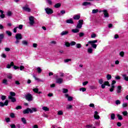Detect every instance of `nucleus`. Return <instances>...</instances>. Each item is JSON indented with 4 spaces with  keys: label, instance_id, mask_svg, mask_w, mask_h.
Segmentation results:
<instances>
[{
    "label": "nucleus",
    "instance_id": "f257e3e1",
    "mask_svg": "<svg viewBox=\"0 0 128 128\" xmlns=\"http://www.w3.org/2000/svg\"><path fill=\"white\" fill-rule=\"evenodd\" d=\"M98 83L101 85L102 88H106V86H110V82L108 81L104 82L102 79H100L98 80Z\"/></svg>",
    "mask_w": 128,
    "mask_h": 128
},
{
    "label": "nucleus",
    "instance_id": "f03ea898",
    "mask_svg": "<svg viewBox=\"0 0 128 128\" xmlns=\"http://www.w3.org/2000/svg\"><path fill=\"white\" fill-rule=\"evenodd\" d=\"M10 95L11 96H8V98H9V100H11V102H16V98L14 97H13L16 96V93H14V92H10Z\"/></svg>",
    "mask_w": 128,
    "mask_h": 128
},
{
    "label": "nucleus",
    "instance_id": "7ed1b4c3",
    "mask_svg": "<svg viewBox=\"0 0 128 128\" xmlns=\"http://www.w3.org/2000/svg\"><path fill=\"white\" fill-rule=\"evenodd\" d=\"M98 42V40H90L88 42V44H91L92 48H96V46H98L96 44Z\"/></svg>",
    "mask_w": 128,
    "mask_h": 128
},
{
    "label": "nucleus",
    "instance_id": "20e7f679",
    "mask_svg": "<svg viewBox=\"0 0 128 128\" xmlns=\"http://www.w3.org/2000/svg\"><path fill=\"white\" fill-rule=\"evenodd\" d=\"M26 100H28V102H32L33 99H32V94L28 93V94L26 96Z\"/></svg>",
    "mask_w": 128,
    "mask_h": 128
},
{
    "label": "nucleus",
    "instance_id": "39448f33",
    "mask_svg": "<svg viewBox=\"0 0 128 128\" xmlns=\"http://www.w3.org/2000/svg\"><path fill=\"white\" fill-rule=\"evenodd\" d=\"M82 24H84V20H79L78 22V24L76 26V28H82Z\"/></svg>",
    "mask_w": 128,
    "mask_h": 128
},
{
    "label": "nucleus",
    "instance_id": "423d86ee",
    "mask_svg": "<svg viewBox=\"0 0 128 128\" xmlns=\"http://www.w3.org/2000/svg\"><path fill=\"white\" fill-rule=\"evenodd\" d=\"M22 10H24V12H30L32 10L30 8L28 5H25L22 7Z\"/></svg>",
    "mask_w": 128,
    "mask_h": 128
},
{
    "label": "nucleus",
    "instance_id": "0eeeda50",
    "mask_svg": "<svg viewBox=\"0 0 128 128\" xmlns=\"http://www.w3.org/2000/svg\"><path fill=\"white\" fill-rule=\"evenodd\" d=\"M29 24L30 26H34V18L32 16L29 17Z\"/></svg>",
    "mask_w": 128,
    "mask_h": 128
},
{
    "label": "nucleus",
    "instance_id": "6e6552de",
    "mask_svg": "<svg viewBox=\"0 0 128 128\" xmlns=\"http://www.w3.org/2000/svg\"><path fill=\"white\" fill-rule=\"evenodd\" d=\"M44 10H46V14H53L54 12L50 8H46Z\"/></svg>",
    "mask_w": 128,
    "mask_h": 128
},
{
    "label": "nucleus",
    "instance_id": "1a4fd4ad",
    "mask_svg": "<svg viewBox=\"0 0 128 128\" xmlns=\"http://www.w3.org/2000/svg\"><path fill=\"white\" fill-rule=\"evenodd\" d=\"M64 82V78H59L56 79V84H60Z\"/></svg>",
    "mask_w": 128,
    "mask_h": 128
},
{
    "label": "nucleus",
    "instance_id": "9d476101",
    "mask_svg": "<svg viewBox=\"0 0 128 128\" xmlns=\"http://www.w3.org/2000/svg\"><path fill=\"white\" fill-rule=\"evenodd\" d=\"M30 114H32L33 112L32 110V109L30 108H28L23 111V114H30Z\"/></svg>",
    "mask_w": 128,
    "mask_h": 128
},
{
    "label": "nucleus",
    "instance_id": "9b49d317",
    "mask_svg": "<svg viewBox=\"0 0 128 128\" xmlns=\"http://www.w3.org/2000/svg\"><path fill=\"white\" fill-rule=\"evenodd\" d=\"M16 40H22V36L20 34H17L16 35Z\"/></svg>",
    "mask_w": 128,
    "mask_h": 128
},
{
    "label": "nucleus",
    "instance_id": "f8f14e48",
    "mask_svg": "<svg viewBox=\"0 0 128 128\" xmlns=\"http://www.w3.org/2000/svg\"><path fill=\"white\" fill-rule=\"evenodd\" d=\"M66 34H68V31L64 30L60 34V36H66Z\"/></svg>",
    "mask_w": 128,
    "mask_h": 128
},
{
    "label": "nucleus",
    "instance_id": "ddd939ff",
    "mask_svg": "<svg viewBox=\"0 0 128 128\" xmlns=\"http://www.w3.org/2000/svg\"><path fill=\"white\" fill-rule=\"evenodd\" d=\"M74 20H78L80 18V14H75L73 16Z\"/></svg>",
    "mask_w": 128,
    "mask_h": 128
},
{
    "label": "nucleus",
    "instance_id": "4468645a",
    "mask_svg": "<svg viewBox=\"0 0 128 128\" xmlns=\"http://www.w3.org/2000/svg\"><path fill=\"white\" fill-rule=\"evenodd\" d=\"M98 114V113L96 111L94 112V118L96 120H98L100 118V116Z\"/></svg>",
    "mask_w": 128,
    "mask_h": 128
},
{
    "label": "nucleus",
    "instance_id": "2eb2a0df",
    "mask_svg": "<svg viewBox=\"0 0 128 128\" xmlns=\"http://www.w3.org/2000/svg\"><path fill=\"white\" fill-rule=\"evenodd\" d=\"M103 12L104 18H108L110 16H108V11H106V10H103Z\"/></svg>",
    "mask_w": 128,
    "mask_h": 128
},
{
    "label": "nucleus",
    "instance_id": "dca6fc26",
    "mask_svg": "<svg viewBox=\"0 0 128 128\" xmlns=\"http://www.w3.org/2000/svg\"><path fill=\"white\" fill-rule=\"evenodd\" d=\"M33 77L36 80H37L38 82H44V80L36 78L34 74L33 75Z\"/></svg>",
    "mask_w": 128,
    "mask_h": 128
},
{
    "label": "nucleus",
    "instance_id": "f3484780",
    "mask_svg": "<svg viewBox=\"0 0 128 128\" xmlns=\"http://www.w3.org/2000/svg\"><path fill=\"white\" fill-rule=\"evenodd\" d=\"M118 94H120L122 92V86H118L116 90Z\"/></svg>",
    "mask_w": 128,
    "mask_h": 128
},
{
    "label": "nucleus",
    "instance_id": "a211bd4d",
    "mask_svg": "<svg viewBox=\"0 0 128 128\" xmlns=\"http://www.w3.org/2000/svg\"><path fill=\"white\" fill-rule=\"evenodd\" d=\"M90 4H90V2H84L82 4V6H90Z\"/></svg>",
    "mask_w": 128,
    "mask_h": 128
},
{
    "label": "nucleus",
    "instance_id": "6ab92c4d",
    "mask_svg": "<svg viewBox=\"0 0 128 128\" xmlns=\"http://www.w3.org/2000/svg\"><path fill=\"white\" fill-rule=\"evenodd\" d=\"M14 62H11L10 64H8L6 66L7 68H10L12 66H14Z\"/></svg>",
    "mask_w": 128,
    "mask_h": 128
},
{
    "label": "nucleus",
    "instance_id": "aec40b11",
    "mask_svg": "<svg viewBox=\"0 0 128 128\" xmlns=\"http://www.w3.org/2000/svg\"><path fill=\"white\" fill-rule=\"evenodd\" d=\"M4 38V34H0V44H2V40Z\"/></svg>",
    "mask_w": 128,
    "mask_h": 128
},
{
    "label": "nucleus",
    "instance_id": "412c9836",
    "mask_svg": "<svg viewBox=\"0 0 128 128\" xmlns=\"http://www.w3.org/2000/svg\"><path fill=\"white\" fill-rule=\"evenodd\" d=\"M72 32H74V34H76L78 32H80V30L76 28V29H72Z\"/></svg>",
    "mask_w": 128,
    "mask_h": 128
},
{
    "label": "nucleus",
    "instance_id": "4be33fe9",
    "mask_svg": "<svg viewBox=\"0 0 128 128\" xmlns=\"http://www.w3.org/2000/svg\"><path fill=\"white\" fill-rule=\"evenodd\" d=\"M66 24H74V20H72V19L70 18L69 20H66Z\"/></svg>",
    "mask_w": 128,
    "mask_h": 128
},
{
    "label": "nucleus",
    "instance_id": "5701e85b",
    "mask_svg": "<svg viewBox=\"0 0 128 128\" xmlns=\"http://www.w3.org/2000/svg\"><path fill=\"white\" fill-rule=\"evenodd\" d=\"M21 120L24 124H26V118H21Z\"/></svg>",
    "mask_w": 128,
    "mask_h": 128
},
{
    "label": "nucleus",
    "instance_id": "b1692460",
    "mask_svg": "<svg viewBox=\"0 0 128 128\" xmlns=\"http://www.w3.org/2000/svg\"><path fill=\"white\" fill-rule=\"evenodd\" d=\"M36 70H37V72L38 74H40L42 72V70L40 67H38L36 68Z\"/></svg>",
    "mask_w": 128,
    "mask_h": 128
},
{
    "label": "nucleus",
    "instance_id": "393cba45",
    "mask_svg": "<svg viewBox=\"0 0 128 128\" xmlns=\"http://www.w3.org/2000/svg\"><path fill=\"white\" fill-rule=\"evenodd\" d=\"M42 110H44L45 112H48V110H50V108H48L47 106H43L42 108Z\"/></svg>",
    "mask_w": 128,
    "mask_h": 128
},
{
    "label": "nucleus",
    "instance_id": "a878e982",
    "mask_svg": "<svg viewBox=\"0 0 128 128\" xmlns=\"http://www.w3.org/2000/svg\"><path fill=\"white\" fill-rule=\"evenodd\" d=\"M22 44H24V46H28V42L26 40H22Z\"/></svg>",
    "mask_w": 128,
    "mask_h": 128
},
{
    "label": "nucleus",
    "instance_id": "bb28decb",
    "mask_svg": "<svg viewBox=\"0 0 128 128\" xmlns=\"http://www.w3.org/2000/svg\"><path fill=\"white\" fill-rule=\"evenodd\" d=\"M60 6H62V4L60 3H58L56 4L54 6L56 8H60Z\"/></svg>",
    "mask_w": 128,
    "mask_h": 128
},
{
    "label": "nucleus",
    "instance_id": "cd10ccee",
    "mask_svg": "<svg viewBox=\"0 0 128 128\" xmlns=\"http://www.w3.org/2000/svg\"><path fill=\"white\" fill-rule=\"evenodd\" d=\"M117 118H118V120H122V116L120 114H117Z\"/></svg>",
    "mask_w": 128,
    "mask_h": 128
},
{
    "label": "nucleus",
    "instance_id": "c85d7f7f",
    "mask_svg": "<svg viewBox=\"0 0 128 128\" xmlns=\"http://www.w3.org/2000/svg\"><path fill=\"white\" fill-rule=\"evenodd\" d=\"M6 34H8V36H12V32L8 30H6Z\"/></svg>",
    "mask_w": 128,
    "mask_h": 128
},
{
    "label": "nucleus",
    "instance_id": "c756f323",
    "mask_svg": "<svg viewBox=\"0 0 128 128\" xmlns=\"http://www.w3.org/2000/svg\"><path fill=\"white\" fill-rule=\"evenodd\" d=\"M62 114H64V112H62V110H59L58 112V116H62Z\"/></svg>",
    "mask_w": 128,
    "mask_h": 128
},
{
    "label": "nucleus",
    "instance_id": "7c9ffc66",
    "mask_svg": "<svg viewBox=\"0 0 128 128\" xmlns=\"http://www.w3.org/2000/svg\"><path fill=\"white\" fill-rule=\"evenodd\" d=\"M106 78L108 80H112V75L108 74H107Z\"/></svg>",
    "mask_w": 128,
    "mask_h": 128
},
{
    "label": "nucleus",
    "instance_id": "2f4dec72",
    "mask_svg": "<svg viewBox=\"0 0 128 128\" xmlns=\"http://www.w3.org/2000/svg\"><path fill=\"white\" fill-rule=\"evenodd\" d=\"M66 110H70L72 108V106L68 104L66 106Z\"/></svg>",
    "mask_w": 128,
    "mask_h": 128
},
{
    "label": "nucleus",
    "instance_id": "473e14b6",
    "mask_svg": "<svg viewBox=\"0 0 128 128\" xmlns=\"http://www.w3.org/2000/svg\"><path fill=\"white\" fill-rule=\"evenodd\" d=\"M92 50H92V48H89L88 49V54H92Z\"/></svg>",
    "mask_w": 128,
    "mask_h": 128
},
{
    "label": "nucleus",
    "instance_id": "72a5a7b5",
    "mask_svg": "<svg viewBox=\"0 0 128 128\" xmlns=\"http://www.w3.org/2000/svg\"><path fill=\"white\" fill-rule=\"evenodd\" d=\"M76 48H82V44H76Z\"/></svg>",
    "mask_w": 128,
    "mask_h": 128
},
{
    "label": "nucleus",
    "instance_id": "f704fd0d",
    "mask_svg": "<svg viewBox=\"0 0 128 128\" xmlns=\"http://www.w3.org/2000/svg\"><path fill=\"white\" fill-rule=\"evenodd\" d=\"M110 118H111V120H114L116 118V114H112Z\"/></svg>",
    "mask_w": 128,
    "mask_h": 128
},
{
    "label": "nucleus",
    "instance_id": "c9c22d12",
    "mask_svg": "<svg viewBox=\"0 0 128 128\" xmlns=\"http://www.w3.org/2000/svg\"><path fill=\"white\" fill-rule=\"evenodd\" d=\"M97 12H98V10L96 9V10H92V14H96Z\"/></svg>",
    "mask_w": 128,
    "mask_h": 128
},
{
    "label": "nucleus",
    "instance_id": "e433bc0d",
    "mask_svg": "<svg viewBox=\"0 0 128 128\" xmlns=\"http://www.w3.org/2000/svg\"><path fill=\"white\" fill-rule=\"evenodd\" d=\"M46 2H48V4H50V6H52V0H46Z\"/></svg>",
    "mask_w": 128,
    "mask_h": 128
},
{
    "label": "nucleus",
    "instance_id": "4c0bfd02",
    "mask_svg": "<svg viewBox=\"0 0 128 128\" xmlns=\"http://www.w3.org/2000/svg\"><path fill=\"white\" fill-rule=\"evenodd\" d=\"M59 76L60 78H62V77L64 76V74L63 72H60Z\"/></svg>",
    "mask_w": 128,
    "mask_h": 128
},
{
    "label": "nucleus",
    "instance_id": "58836bf2",
    "mask_svg": "<svg viewBox=\"0 0 128 128\" xmlns=\"http://www.w3.org/2000/svg\"><path fill=\"white\" fill-rule=\"evenodd\" d=\"M120 56H122V58H124V52H120Z\"/></svg>",
    "mask_w": 128,
    "mask_h": 128
},
{
    "label": "nucleus",
    "instance_id": "ea45409f",
    "mask_svg": "<svg viewBox=\"0 0 128 128\" xmlns=\"http://www.w3.org/2000/svg\"><path fill=\"white\" fill-rule=\"evenodd\" d=\"M18 26L15 27L14 30H13V32H14L15 34L16 33V32L18 30Z\"/></svg>",
    "mask_w": 128,
    "mask_h": 128
},
{
    "label": "nucleus",
    "instance_id": "a19ab883",
    "mask_svg": "<svg viewBox=\"0 0 128 128\" xmlns=\"http://www.w3.org/2000/svg\"><path fill=\"white\" fill-rule=\"evenodd\" d=\"M2 84H8V80L6 79H4L2 81Z\"/></svg>",
    "mask_w": 128,
    "mask_h": 128
},
{
    "label": "nucleus",
    "instance_id": "79ce46f5",
    "mask_svg": "<svg viewBox=\"0 0 128 128\" xmlns=\"http://www.w3.org/2000/svg\"><path fill=\"white\" fill-rule=\"evenodd\" d=\"M68 92V89H66V88H63L62 90V92L64 94H66V92Z\"/></svg>",
    "mask_w": 128,
    "mask_h": 128
},
{
    "label": "nucleus",
    "instance_id": "37998d69",
    "mask_svg": "<svg viewBox=\"0 0 128 128\" xmlns=\"http://www.w3.org/2000/svg\"><path fill=\"white\" fill-rule=\"evenodd\" d=\"M6 76H7L8 78H9L10 80L12 78V74H8V75H7Z\"/></svg>",
    "mask_w": 128,
    "mask_h": 128
},
{
    "label": "nucleus",
    "instance_id": "c03bdc74",
    "mask_svg": "<svg viewBox=\"0 0 128 128\" xmlns=\"http://www.w3.org/2000/svg\"><path fill=\"white\" fill-rule=\"evenodd\" d=\"M6 98V96L2 95L1 96V100H4Z\"/></svg>",
    "mask_w": 128,
    "mask_h": 128
},
{
    "label": "nucleus",
    "instance_id": "a18cd8bd",
    "mask_svg": "<svg viewBox=\"0 0 128 128\" xmlns=\"http://www.w3.org/2000/svg\"><path fill=\"white\" fill-rule=\"evenodd\" d=\"M12 14V12L10 11H8V12H7V16H11Z\"/></svg>",
    "mask_w": 128,
    "mask_h": 128
},
{
    "label": "nucleus",
    "instance_id": "49530a36",
    "mask_svg": "<svg viewBox=\"0 0 128 128\" xmlns=\"http://www.w3.org/2000/svg\"><path fill=\"white\" fill-rule=\"evenodd\" d=\"M72 96H68V102H72Z\"/></svg>",
    "mask_w": 128,
    "mask_h": 128
},
{
    "label": "nucleus",
    "instance_id": "de8ad7c7",
    "mask_svg": "<svg viewBox=\"0 0 128 128\" xmlns=\"http://www.w3.org/2000/svg\"><path fill=\"white\" fill-rule=\"evenodd\" d=\"M122 114L126 116H128V112L127 111H124L122 112Z\"/></svg>",
    "mask_w": 128,
    "mask_h": 128
},
{
    "label": "nucleus",
    "instance_id": "09e8293b",
    "mask_svg": "<svg viewBox=\"0 0 128 128\" xmlns=\"http://www.w3.org/2000/svg\"><path fill=\"white\" fill-rule=\"evenodd\" d=\"M84 36V32L79 33V36L80 38H82V37Z\"/></svg>",
    "mask_w": 128,
    "mask_h": 128
},
{
    "label": "nucleus",
    "instance_id": "8fccbe9b",
    "mask_svg": "<svg viewBox=\"0 0 128 128\" xmlns=\"http://www.w3.org/2000/svg\"><path fill=\"white\" fill-rule=\"evenodd\" d=\"M33 92H36V94H38V89L35 88L33 89Z\"/></svg>",
    "mask_w": 128,
    "mask_h": 128
},
{
    "label": "nucleus",
    "instance_id": "3c124183",
    "mask_svg": "<svg viewBox=\"0 0 128 128\" xmlns=\"http://www.w3.org/2000/svg\"><path fill=\"white\" fill-rule=\"evenodd\" d=\"M86 88H80V92H86Z\"/></svg>",
    "mask_w": 128,
    "mask_h": 128
},
{
    "label": "nucleus",
    "instance_id": "603ef678",
    "mask_svg": "<svg viewBox=\"0 0 128 128\" xmlns=\"http://www.w3.org/2000/svg\"><path fill=\"white\" fill-rule=\"evenodd\" d=\"M76 43L74 41H72L70 43V46H76Z\"/></svg>",
    "mask_w": 128,
    "mask_h": 128
},
{
    "label": "nucleus",
    "instance_id": "864d4df0",
    "mask_svg": "<svg viewBox=\"0 0 128 128\" xmlns=\"http://www.w3.org/2000/svg\"><path fill=\"white\" fill-rule=\"evenodd\" d=\"M91 38H96V34H92V35H91Z\"/></svg>",
    "mask_w": 128,
    "mask_h": 128
},
{
    "label": "nucleus",
    "instance_id": "5fc2aeb1",
    "mask_svg": "<svg viewBox=\"0 0 128 128\" xmlns=\"http://www.w3.org/2000/svg\"><path fill=\"white\" fill-rule=\"evenodd\" d=\"M65 46L68 48L69 46H70V44L68 42H66L65 43Z\"/></svg>",
    "mask_w": 128,
    "mask_h": 128
},
{
    "label": "nucleus",
    "instance_id": "6e6d98bb",
    "mask_svg": "<svg viewBox=\"0 0 128 128\" xmlns=\"http://www.w3.org/2000/svg\"><path fill=\"white\" fill-rule=\"evenodd\" d=\"M50 44H56V40L51 41Z\"/></svg>",
    "mask_w": 128,
    "mask_h": 128
},
{
    "label": "nucleus",
    "instance_id": "4d7b16f0",
    "mask_svg": "<svg viewBox=\"0 0 128 128\" xmlns=\"http://www.w3.org/2000/svg\"><path fill=\"white\" fill-rule=\"evenodd\" d=\"M72 59H66L64 62H71Z\"/></svg>",
    "mask_w": 128,
    "mask_h": 128
},
{
    "label": "nucleus",
    "instance_id": "13d9d810",
    "mask_svg": "<svg viewBox=\"0 0 128 128\" xmlns=\"http://www.w3.org/2000/svg\"><path fill=\"white\" fill-rule=\"evenodd\" d=\"M116 104H120V100H116Z\"/></svg>",
    "mask_w": 128,
    "mask_h": 128
},
{
    "label": "nucleus",
    "instance_id": "bf43d9fd",
    "mask_svg": "<svg viewBox=\"0 0 128 128\" xmlns=\"http://www.w3.org/2000/svg\"><path fill=\"white\" fill-rule=\"evenodd\" d=\"M32 110L34 112H38V110H36V108H32Z\"/></svg>",
    "mask_w": 128,
    "mask_h": 128
},
{
    "label": "nucleus",
    "instance_id": "052dcab7",
    "mask_svg": "<svg viewBox=\"0 0 128 128\" xmlns=\"http://www.w3.org/2000/svg\"><path fill=\"white\" fill-rule=\"evenodd\" d=\"M8 100H6L4 103V106H8Z\"/></svg>",
    "mask_w": 128,
    "mask_h": 128
},
{
    "label": "nucleus",
    "instance_id": "680f3d73",
    "mask_svg": "<svg viewBox=\"0 0 128 128\" xmlns=\"http://www.w3.org/2000/svg\"><path fill=\"white\" fill-rule=\"evenodd\" d=\"M16 110H22V106H17L16 108Z\"/></svg>",
    "mask_w": 128,
    "mask_h": 128
},
{
    "label": "nucleus",
    "instance_id": "e2e57ef3",
    "mask_svg": "<svg viewBox=\"0 0 128 128\" xmlns=\"http://www.w3.org/2000/svg\"><path fill=\"white\" fill-rule=\"evenodd\" d=\"M22 26H22V24H20V25H19L18 28H19V30H22Z\"/></svg>",
    "mask_w": 128,
    "mask_h": 128
},
{
    "label": "nucleus",
    "instance_id": "0e129e2a",
    "mask_svg": "<svg viewBox=\"0 0 128 128\" xmlns=\"http://www.w3.org/2000/svg\"><path fill=\"white\" fill-rule=\"evenodd\" d=\"M5 16H6L4 15V14H2L0 15V18H4Z\"/></svg>",
    "mask_w": 128,
    "mask_h": 128
},
{
    "label": "nucleus",
    "instance_id": "69168bd1",
    "mask_svg": "<svg viewBox=\"0 0 128 128\" xmlns=\"http://www.w3.org/2000/svg\"><path fill=\"white\" fill-rule=\"evenodd\" d=\"M10 116H11L12 118H14V116H15L14 114L11 113L10 114Z\"/></svg>",
    "mask_w": 128,
    "mask_h": 128
},
{
    "label": "nucleus",
    "instance_id": "338daca9",
    "mask_svg": "<svg viewBox=\"0 0 128 128\" xmlns=\"http://www.w3.org/2000/svg\"><path fill=\"white\" fill-rule=\"evenodd\" d=\"M60 14H66V10H62L60 11Z\"/></svg>",
    "mask_w": 128,
    "mask_h": 128
},
{
    "label": "nucleus",
    "instance_id": "774afa93",
    "mask_svg": "<svg viewBox=\"0 0 128 128\" xmlns=\"http://www.w3.org/2000/svg\"><path fill=\"white\" fill-rule=\"evenodd\" d=\"M92 125H86V128H92Z\"/></svg>",
    "mask_w": 128,
    "mask_h": 128
}]
</instances>
